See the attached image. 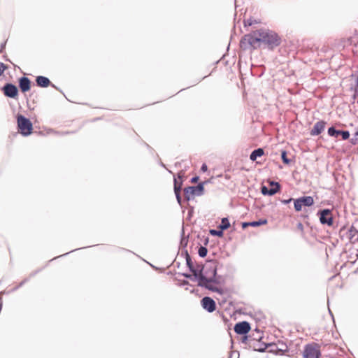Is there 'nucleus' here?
<instances>
[{
    "mask_svg": "<svg viewBox=\"0 0 358 358\" xmlns=\"http://www.w3.org/2000/svg\"><path fill=\"white\" fill-rule=\"evenodd\" d=\"M352 140H353V143H358V128H357V131L355 133L354 138H353Z\"/></svg>",
    "mask_w": 358,
    "mask_h": 358,
    "instance_id": "c85d7f7f",
    "label": "nucleus"
},
{
    "mask_svg": "<svg viewBox=\"0 0 358 358\" xmlns=\"http://www.w3.org/2000/svg\"><path fill=\"white\" fill-rule=\"evenodd\" d=\"M36 83L39 87H47L50 85V80L44 76H38L36 79Z\"/></svg>",
    "mask_w": 358,
    "mask_h": 358,
    "instance_id": "4468645a",
    "label": "nucleus"
},
{
    "mask_svg": "<svg viewBox=\"0 0 358 358\" xmlns=\"http://www.w3.org/2000/svg\"><path fill=\"white\" fill-rule=\"evenodd\" d=\"M203 183H199L195 187H188L184 189V196L186 200L194 199L195 196L201 195L203 192Z\"/></svg>",
    "mask_w": 358,
    "mask_h": 358,
    "instance_id": "39448f33",
    "label": "nucleus"
},
{
    "mask_svg": "<svg viewBox=\"0 0 358 358\" xmlns=\"http://www.w3.org/2000/svg\"><path fill=\"white\" fill-rule=\"evenodd\" d=\"M3 93L4 94L10 98H15L17 96L18 94V90L15 85L13 84L8 83L6 84L3 88Z\"/></svg>",
    "mask_w": 358,
    "mask_h": 358,
    "instance_id": "1a4fd4ad",
    "label": "nucleus"
},
{
    "mask_svg": "<svg viewBox=\"0 0 358 358\" xmlns=\"http://www.w3.org/2000/svg\"><path fill=\"white\" fill-rule=\"evenodd\" d=\"M180 189H181V185H178V182L176 179H174V192L177 198V200L179 203H180Z\"/></svg>",
    "mask_w": 358,
    "mask_h": 358,
    "instance_id": "a211bd4d",
    "label": "nucleus"
},
{
    "mask_svg": "<svg viewBox=\"0 0 358 358\" xmlns=\"http://www.w3.org/2000/svg\"><path fill=\"white\" fill-rule=\"evenodd\" d=\"M262 42L267 44L271 48L280 45L281 39L274 31L261 29Z\"/></svg>",
    "mask_w": 358,
    "mask_h": 358,
    "instance_id": "f03ea898",
    "label": "nucleus"
},
{
    "mask_svg": "<svg viewBox=\"0 0 358 358\" xmlns=\"http://www.w3.org/2000/svg\"><path fill=\"white\" fill-rule=\"evenodd\" d=\"M207 252H208V250H207L206 248L201 246L199 248L198 253L200 257H205L207 255Z\"/></svg>",
    "mask_w": 358,
    "mask_h": 358,
    "instance_id": "5701e85b",
    "label": "nucleus"
},
{
    "mask_svg": "<svg viewBox=\"0 0 358 358\" xmlns=\"http://www.w3.org/2000/svg\"><path fill=\"white\" fill-rule=\"evenodd\" d=\"M292 200V199H289L287 200H282V202L285 204H287V203H289Z\"/></svg>",
    "mask_w": 358,
    "mask_h": 358,
    "instance_id": "72a5a7b5",
    "label": "nucleus"
},
{
    "mask_svg": "<svg viewBox=\"0 0 358 358\" xmlns=\"http://www.w3.org/2000/svg\"><path fill=\"white\" fill-rule=\"evenodd\" d=\"M248 226H250V222H243L242 224V227L243 229H245V227H247Z\"/></svg>",
    "mask_w": 358,
    "mask_h": 358,
    "instance_id": "473e14b6",
    "label": "nucleus"
},
{
    "mask_svg": "<svg viewBox=\"0 0 358 358\" xmlns=\"http://www.w3.org/2000/svg\"><path fill=\"white\" fill-rule=\"evenodd\" d=\"M187 264L189 266V268L192 271L193 265L191 259L189 256H187Z\"/></svg>",
    "mask_w": 358,
    "mask_h": 358,
    "instance_id": "cd10ccee",
    "label": "nucleus"
},
{
    "mask_svg": "<svg viewBox=\"0 0 358 358\" xmlns=\"http://www.w3.org/2000/svg\"><path fill=\"white\" fill-rule=\"evenodd\" d=\"M357 103H358V100H357Z\"/></svg>",
    "mask_w": 358,
    "mask_h": 358,
    "instance_id": "f704fd0d",
    "label": "nucleus"
},
{
    "mask_svg": "<svg viewBox=\"0 0 358 358\" xmlns=\"http://www.w3.org/2000/svg\"><path fill=\"white\" fill-rule=\"evenodd\" d=\"M210 270L212 272V278H207L201 273L199 277L201 284L211 291L220 292V289L216 285L217 282L214 280L216 275V266H210Z\"/></svg>",
    "mask_w": 358,
    "mask_h": 358,
    "instance_id": "7ed1b4c3",
    "label": "nucleus"
},
{
    "mask_svg": "<svg viewBox=\"0 0 358 358\" xmlns=\"http://www.w3.org/2000/svg\"><path fill=\"white\" fill-rule=\"evenodd\" d=\"M6 69V66L4 64L0 62V76H1L5 70Z\"/></svg>",
    "mask_w": 358,
    "mask_h": 358,
    "instance_id": "a878e982",
    "label": "nucleus"
},
{
    "mask_svg": "<svg viewBox=\"0 0 358 358\" xmlns=\"http://www.w3.org/2000/svg\"><path fill=\"white\" fill-rule=\"evenodd\" d=\"M320 346L315 343L307 345L304 349L305 358H320Z\"/></svg>",
    "mask_w": 358,
    "mask_h": 358,
    "instance_id": "423d86ee",
    "label": "nucleus"
},
{
    "mask_svg": "<svg viewBox=\"0 0 358 358\" xmlns=\"http://www.w3.org/2000/svg\"><path fill=\"white\" fill-rule=\"evenodd\" d=\"M264 154V151L262 148H258L257 150H255L252 153L250 154V159L252 161H255L257 157L263 156Z\"/></svg>",
    "mask_w": 358,
    "mask_h": 358,
    "instance_id": "dca6fc26",
    "label": "nucleus"
},
{
    "mask_svg": "<svg viewBox=\"0 0 358 358\" xmlns=\"http://www.w3.org/2000/svg\"><path fill=\"white\" fill-rule=\"evenodd\" d=\"M201 170L203 172L206 171L208 170V166L206 164H203L201 168Z\"/></svg>",
    "mask_w": 358,
    "mask_h": 358,
    "instance_id": "7c9ffc66",
    "label": "nucleus"
},
{
    "mask_svg": "<svg viewBox=\"0 0 358 358\" xmlns=\"http://www.w3.org/2000/svg\"><path fill=\"white\" fill-rule=\"evenodd\" d=\"M320 220L322 224H327L329 226L333 225V217L331 213L328 209H324L320 212Z\"/></svg>",
    "mask_w": 358,
    "mask_h": 358,
    "instance_id": "6e6552de",
    "label": "nucleus"
},
{
    "mask_svg": "<svg viewBox=\"0 0 358 358\" xmlns=\"http://www.w3.org/2000/svg\"><path fill=\"white\" fill-rule=\"evenodd\" d=\"M358 233L355 227L352 226L348 231V237L351 241H353L354 236Z\"/></svg>",
    "mask_w": 358,
    "mask_h": 358,
    "instance_id": "aec40b11",
    "label": "nucleus"
},
{
    "mask_svg": "<svg viewBox=\"0 0 358 358\" xmlns=\"http://www.w3.org/2000/svg\"><path fill=\"white\" fill-rule=\"evenodd\" d=\"M302 206H311L314 203V199L310 196H302L299 198Z\"/></svg>",
    "mask_w": 358,
    "mask_h": 358,
    "instance_id": "2eb2a0df",
    "label": "nucleus"
},
{
    "mask_svg": "<svg viewBox=\"0 0 358 358\" xmlns=\"http://www.w3.org/2000/svg\"><path fill=\"white\" fill-rule=\"evenodd\" d=\"M268 192H269L268 189L266 187L263 186V187H262V193L263 194H264V195H266V194H268Z\"/></svg>",
    "mask_w": 358,
    "mask_h": 358,
    "instance_id": "c756f323",
    "label": "nucleus"
},
{
    "mask_svg": "<svg viewBox=\"0 0 358 358\" xmlns=\"http://www.w3.org/2000/svg\"><path fill=\"white\" fill-rule=\"evenodd\" d=\"M19 87L22 92H27L31 89V81L27 77H22L19 80Z\"/></svg>",
    "mask_w": 358,
    "mask_h": 358,
    "instance_id": "9b49d317",
    "label": "nucleus"
},
{
    "mask_svg": "<svg viewBox=\"0 0 358 358\" xmlns=\"http://www.w3.org/2000/svg\"><path fill=\"white\" fill-rule=\"evenodd\" d=\"M261 38V29H259L245 35L241 39V43L245 46L248 45L253 49H256L260 46L262 43Z\"/></svg>",
    "mask_w": 358,
    "mask_h": 358,
    "instance_id": "f257e3e1",
    "label": "nucleus"
},
{
    "mask_svg": "<svg viewBox=\"0 0 358 358\" xmlns=\"http://www.w3.org/2000/svg\"><path fill=\"white\" fill-rule=\"evenodd\" d=\"M257 23H259V22L256 20H252V18H249V19L244 20L245 26H251L253 24H257Z\"/></svg>",
    "mask_w": 358,
    "mask_h": 358,
    "instance_id": "b1692460",
    "label": "nucleus"
},
{
    "mask_svg": "<svg viewBox=\"0 0 358 358\" xmlns=\"http://www.w3.org/2000/svg\"><path fill=\"white\" fill-rule=\"evenodd\" d=\"M294 209L296 212H299L302 209L301 202H300L299 198L294 200Z\"/></svg>",
    "mask_w": 358,
    "mask_h": 358,
    "instance_id": "4be33fe9",
    "label": "nucleus"
},
{
    "mask_svg": "<svg viewBox=\"0 0 358 358\" xmlns=\"http://www.w3.org/2000/svg\"><path fill=\"white\" fill-rule=\"evenodd\" d=\"M338 134H342L343 140H347L350 137V133L348 131L336 130L333 127L328 129V134L331 136H338Z\"/></svg>",
    "mask_w": 358,
    "mask_h": 358,
    "instance_id": "ddd939ff",
    "label": "nucleus"
},
{
    "mask_svg": "<svg viewBox=\"0 0 358 358\" xmlns=\"http://www.w3.org/2000/svg\"><path fill=\"white\" fill-rule=\"evenodd\" d=\"M267 224V220L266 219H262L259 221H255L250 222V226L251 227H259L260 225H264Z\"/></svg>",
    "mask_w": 358,
    "mask_h": 358,
    "instance_id": "412c9836",
    "label": "nucleus"
},
{
    "mask_svg": "<svg viewBox=\"0 0 358 358\" xmlns=\"http://www.w3.org/2000/svg\"><path fill=\"white\" fill-rule=\"evenodd\" d=\"M210 234L213 235H217L218 236H222V230L219 231H217L216 230H211Z\"/></svg>",
    "mask_w": 358,
    "mask_h": 358,
    "instance_id": "bb28decb",
    "label": "nucleus"
},
{
    "mask_svg": "<svg viewBox=\"0 0 358 358\" xmlns=\"http://www.w3.org/2000/svg\"><path fill=\"white\" fill-rule=\"evenodd\" d=\"M271 188L268 189V195H273L277 193L280 189V185L278 182H271L270 183Z\"/></svg>",
    "mask_w": 358,
    "mask_h": 358,
    "instance_id": "f3484780",
    "label": "nucleus"
},
{
    "mask_svg": "<svg viewBox=\"0 0 358 358\" xmlns=\"http://www.w3.org/2000/svg\"><path fill=\"white\" fill-rule=\"evenodd\" d=\"M17 126L20 133L24 136L29 135L33 129L31 121L21 115L17 116Z\"/></svg>",
    "mask_w": 358,
    "mask_h": 358,
    "instance_id": "20e7f679",
    "label": "nucleus"
},
{
    "mask_svg": "<svg viewBox=\"0 0 358 358\" xmlns=\"http://www.w3.org/2000/svg\"><path fill=\"white\" fill-rule=\"evenodd\" d=\"M250 330V326L248 322L237 323L234 327V331L238 334H245Z\"/></svg>",
    "mask_w": 358,
    "mask_h": 358,
    "instance_id": "9d476101",
    "label": "nucleus"
},
{
    "mask_svg": "<svg viewBox=\"0 0 358 358\" xmlns=\"http://www.w3.org/2000/svg\"><path fill=\"white\" fill-rule=\"evenodd\" d=\"M202 307L209 313L213 312L216 308L215 301L208 296L203 297L201 301Z\"/></svg>",
    "mask_w": 358,
    "mask_h": 358,
    "instance_id": "0eeeda50",
    "label": "nucleus"
},
{
    "mask_svg": "<svg viewBox=\"0 0 358 358\" xmlns=\"http://www.w3.org/2000/svg\"><path fill=\"white\" fill-rule=\"evenodd\" d=\"M326 122L324 121H319L317 122L312 130L310 131V134L312 136H317L320 134L322 131H324L325 127Z\"/></svg>",
    "mask_w": 358,
    "mask_h": 358,
    "instance_id": "f8f14e48",
    "label": "nucleus"
},
{
    "mask_svg": "<svg viewBox=\"0 0 358 358\" xmlns=\"http://www.w3.org/2000/svg\"><path fill=\"white\" fill-rule=\"evenodd\" d=\"M230 227L229 221L227 218L224 217L222 219L221 224L220 225V228L221 230H225Z\"/></svg>",
    "mask_w": 358,
    "mask_h": 358,
    "instance_id": "6ab92c4d",
    "label": "nucleus"
},
{
    "mask_svg": "<svg viewBox=\"0 0 358 358\" xmlns=\"http://www.w3.org/2000/svg\"><path fill=\"white\" fill-rule=\"evenodd\" d=\"M198 180H199V177H197V176H196V177H194V178H192V180H191V182H192V183H195V182H196Z\"/></svg>",
    "mask_w": 358,
    "mask_h": 358,
    "instance_id": "2f4dec72",
    "label": "nucleus"
},
{
    "mask_svg": "<svg viewBox=\"0 0 358 358\" xmlns=\"http://www.w3.org/2000/svg\"><path fill=\"white\" fill-rule=\"evenodd\" d=\"M281 157L285 164H288L289 163V160L287 158V152L285 151L282 152Z\"/></svg>",
    "mask_w": 358,
    "mask_h": 358,
    "instance_id": "393cba45",
    "label": "nucleus"
}]
</instances>
